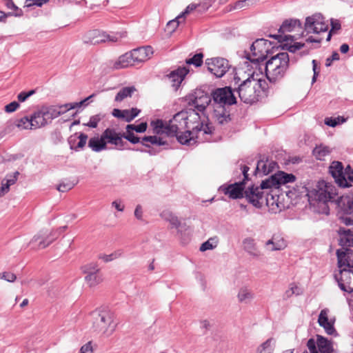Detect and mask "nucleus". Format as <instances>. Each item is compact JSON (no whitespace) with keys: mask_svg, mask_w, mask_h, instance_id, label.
<instances>
[{"mask_svg":"<svg viewBox=\"0 0 353 353\" xmlns=\"http://www.w3.org/2000/svg\"><path fill=\"white\" fill-rule=\"evenodd\" d=\"M215 122L219 125L228 123L230 120V110L228 107L217 106L214 107L213 115Z\"/></svg>","mask_w":353,"mask_h":353,"instance_id":"22","label":"nucleus"},{"mask_svg":"<svg viewBox=\"0 0 353 353\" xmlns=\"http://www.w3.org/2000/svg\"><path fill=\"white\" fill-rule=\"evenodd\" d=\"M234 82V85H237L235 90L238 92L240 99L245 103L252 104L258 101L261 90L265 88V81L255 79L254 75L243 81L240 77L235 76Z\"/></svg>","mask_w":353,"mask_h":353,"instance_id":"4","label":"nucleus"},{"mask_svg":"<svg viewBox=\"0 0 353 353\" xmlns=\"http://www.w3.org/2000/svg\"><path fill=\"white\" fill-rule=\"evenodd\" d=\"M307 196L309 201L318 202L319 208H321V213L329 214L327 203L336 201L339 213L353 214V196H341L336 199L335 187L325 181H319L315 188L308 191Z\"/></svg>","mask_w":353,"mask_h":353,"instance_id":"2","label":"nucleus"},{"mask_svg":"<svg viewBox=\"0 0 353 353\" xmlns=\"http://www.w3.org/2000/svg\"><path fill=\"white\" fill-rule=\"evenodd\" d=\"M101 117L99 114L92 116L90 118V121L87 123H84V125L95 128L97 127L98 123L101 121Z\"/></svg>","mask_w":353,"mask_h":353,"instance_id":"52","label":"nucleus"},{"mask_svg":"<svg viewBox=\"0 0 353 353\" xmlns=\"http://www.w3.org/2000/svg\"><path fill=\"white\" fill-rule=\"evenodd\" d=\"M123 34L117 33L114 35L107 34L105 32H100L99 30H94L89 32L90 42L92 44H97L106 41L112 42L117 41L119 39L123 37Z\"/></svg>","mask_w":353,"mask_h":353,"instance_id":"17","label":"nucleus"},{"mask_svg":"<svg viewBox=\"0 0 353 353\" xmlns=\"http://www.w3.org/2000/svg\"><path fill=\"white\" fill-rule=\"evenodd\" d=\"M265 43L266 40L263 39H256L250 46L251 52L246 55L247 59L256 65V68L259 66V70L261 69V63L266 59V56L263 53V49H261Z\"/></svg>","mask_w":353,"mask_h":353,"instance_id":"13","label":"nucleus"},{"mask_svg":"<svg viewBox=\"0 0 353 353\" xmlns=\"http://www.w3.org/2000/svg\"><path fill=\"white\" fill-rule=\"evenodd\" d=\"M73 187H74V184L72 183H70V182L62 183L58 186L57 190L59 192H64L71 190Z\"/></svg>","mask_w":353,"mask_h":353,"instance_id":"60","label":"nucleus"},{"mask_svg":"<svg viewBox=\"0 0 353 353\" xmlns=\"http://www.w3.org/2000/svg\"><path fill=\"white\" fill-rule=\"evenodd\" d=\"M41 110L48 122L63 114V112L56 106L42 107Z\"/></svg>","mask_w":353,"mask_h":353,"instance_id":"36","label":"nucleus"},{"mask_svg":"<svg viewBox=\"0 0 353 353\" xmlns=\"http://www.w3.org/2000/svg\"><path fill=\"white\" fill-rule=\"evenodd\" d=\"M137 91L134 86H128L121 88L117 94L114 101L117 102H121L124 99L131 97L132 94Z\"/></svg>","mask_w":353,"mask_h":353,"instance_id":"37","label":"nucleus"},{"mask_svg":"<svg viewBox=\"0 0 353 353\" xmlns=\"http://www.w3.org/2000/svg\"><path fill=\"white\" fill-rule=\"evenodd\" d=\"M57 238V231L41 230L33 236L30 243L33 244L38 242L36 248L37 249H43L50 245Z\"/></svg>","mask_w":353,"mask_h":353,"instance_id":"15","label":"nucleus"},{"mask_svg":"<svg viewBox=\"0 0 353 353\" xmlns=\"http://www.w3.org/2000/svg\"><path fill=\"white\" fill-rule=\"evenodd\" d=\"M286 245V243L283 238L275 235L265 243V248L271 252L282 250Z\"/></svg>","mask_w":353,"mask_h":353,"instance_id":"25","label":"nucleus"},{"mask_svg":"<svg viewBox=\"0 0 353 353\" xmlns=\"http://www.w3.org/2000/svg\"><path fill=\"white\" fill-rule=\"evenodd\" d=\"M112 206L115 208L119 212H123L124 210V205L120 200L114 201L112 203Z\"/></svg>","mask_w":353,"mask_h":353,"instance_id":"64","label":"nucleus"},{"mask_svg":"<svg viewBox=\"0 0 353 353\" xmlns=\"http://www.w3.org/2000/svg\"><path fill=\"white\" fill-rule=\"evenodd\" d=\"M218 238L216 236L210 238L205 242L203 243L199 248L200 251L205 252L206 250H212L217 246Z\"/></svg>","mask_w":353,"mask_h":353,"instance_id":"41","label":"nucleus"},{"mask_svg":"<svg viewBox=\"0 0 353 353\" xmlns=\"http://www.w3.org/2000/svg\"><path fill=\"white\" fill-rule=\"evenodd\" d=\"M203 55L202 53H197L193 56L191 59H188L186 60L187 64H192L196 67H199L203 63Z\"/></svg>","mask_w":353,"mask_h":353,"instance_id":"47","label":"nucleus"},{"mask_svg":"<svg viewBox=\"0 0 353 353\" xmlns=\"http://www.w3.org/2000/svg\"><path fill=\"white\" fill-rule=\"evenodd\" d=\"M92 352L93 349L90 341L83 345L80 349L81 353H92Z\"/></svg>","mask_w":353,"mask_h":353,"instance_id":"62","label":"nucleus"},{"mask_svg":"<svg viewBox=\"0 0 353 353\" xmlns=\"http://www.w3.org/2000/svg\"><path fill=\"white\" fill-rule=\"evenodd\" d=\"M110 70H120L135 64L130 52L120 56L117 60H110L106 63Z\"/></svg>","mask_w":353,"mask_h":353,"instance_id":"18","label":"nucleus"},{"mask_svg":"<svg viewBox=\"0 0 353 353\" xmlns=\"http://www.w3.org/2000/svg\"><path fill=\"white\" fill-rule=\"evenodd\" d=\"M85 281L89 287H95L103 281V275L101 272L88 274L85 276Z\"/></svg>","mask_w":353,"mask_h":353,"instance_id":"39","label":"nucleus"},{"mask_svg":"<svg viewBox=\"0 0 353 353\" xmlns=\"http://www.w3.org/2000/svg\"><path fill=\"white\" fill-rule=\"evenodd\" d=\"M214 107L223 106L229 108L230 105L236 103V98L231 87L225 86L214 89L211 92Z\"/></svg>","mask_w":353,"mask_h":353,"instance_id":"10","label":"nucleus"},{"mask_svg":"<svg viewBox=\"0 0 353 353\" xmlns=\"http://www.w3.org/2000/svg\"><path fill=\"white\" fill-rule=\"evenodd\" d=\"M339 220L345 225H353V214L339 213Z\"/></svg>","mask_w":353,"mask_h":353,"instance_id":"49","label":"nucleus"},{"mask_svg":"<svg viewBox=\"0 0 353 353\" xmlns=\"http://www.w3.org/2000/svg\"><path fill=\"white\" fill-rule=\"evenodd\" d=\"M254 298V293L247 287L241 288L237 294L238 301L241 303L248 304Z\"/></svg>","mask_w":353,"mask_h":353,"instance_id":"32","label":"nucleus"},{"mask_svg":"<svg viewBox=\"0 0 353 353\" xmlns=\"http://www.w3.org/2000/svg\"><path fill=\"white\" fill-rule=\"evenodd\" d=\"M35 91L34 90H30L28 92H21L17 96V99L20 102H24L28 98L34 94Z\"/></svg>","mask_w":353,"mask_h":353,"instance_id":"57","label":"nucleus"},{"mask_svg":"<svg viewBox=\"0 0 353 353\" xmlns=\"http://www.w3.org/2000/svg\"><path fill=\"white\" fill-rule=\"evenodd\" d=\"M49 0H26V3L27 7L37 6L41 7L44 3H47Z\"/></svg>","mask_w":353,"mask_h":353,"instance_id":"58","label":"nucleus"},{"mask_svg":"<svg viewBox=\"0 0 353 353\" xmlns=\"http://www.w3.org/2000/svg\"><path fill=\"white\" fill-rule=\"evenodd\" d=\"M331 150L329 147L324 145H319L313 150L314 156L319 160H324L325 157L330 154Z\"/></svg>","mask_w":353,"mask_h":353,"instance_id":"38","label":"nucleus"},{"mask_svg":"<svg viewBox=\"0 0 353 353\" xmlns=\"http://www.w3.org/2000/svg\"><path fill=\"white\" fill-rule=\"evenodd\" d=\"M101 134L106 145L110 143L117 146L119 150L123 149L125 142L122 139V133L117 132L116 129L108 128Z\"/></svg>","mask_w":353,"mask_h":353,"instance_id":"16","label":"nucleus"},{"mask_svg":"<svg viewBox=\"0 0 353 353\" xmlns=\"http://www.w3.org/2000/svg\"><path fill=\"white\" fill-rule=\"evenodd\" d=\"M270 37H273L276 39H278L279 41H287L288 40L293 41L295 39V37L292 35H281V34H277V35H270Z\"/></svg>","mask_w":353,"mask_h":353,"instance_id":"61","label":"nucleus"},{"mask_svg":"<svg viewBox=\"0 0 353 353\" xmlns=\"http://www.w3.org/2000/svg\"><path fill=\"white\" fill-rule=\"evenodd\" d=\"M339 234H340V245L342 248L339 250H350V256L352 254V250L350 249V247L353 246V232L350 229H345L340 228L339 230Z\"/></svg>","mask_w":353,"mask_h":353,"instance_id":"20","label":"nucleus"},{"mask_svg":"<svg viewBox=\"0 0 353 353\" xmlns=\"http://www.w3.org/2000/svg\"><path fill=\"white\" fill-rule=\"evenodd\" d=\"M339 273L335 274L340 288L348 293L353 292V263L350 262V250H337Z\"/></svg>","mask_w":353,"mask_h":353,"instance_id":"5","label":"nucleus"},{"mask_svg":"<svg viewBox=\"0 0 353 353\" xmlns=\"http://www.w3.org/2000/svg\"><path fill=\"white\" fill-rule=\"evenodd\" d=\"M160 215L163 220L170 223L171 228H175L179 231V228L181 225V223L178 217L174 214H173L172 212L169 210H165L161 213Z\"/></svg>","mask_w":353,"mask_h":353,"instance_id":"30","label":"nucleus"},{"mask_svg":"<svg viewBox=\"0 0 353 353\" xmlns=\"http://www.w3.org/2000/svg\"><path fill=\"white\" fill-rule=\"evenodd\" d=\"M16 125L21 129L28 130V129H34L33 124L32 122V119L28 118V117H24L21 119L17 121V123Z\"/></svg>","mask_w":353,"mask_h":353,"instance_id":"44","label":"nucleus"},{"mask_svg":"<svg viewBox=\"0 0 353 353\" xmlns=\"http://www.w3.org/2000/svg\"><path fill=\"white\" fill-rule=\"evenodd\" d=\"M43 111L41 108L31 116L34 129L45 126L46 124L48 123V121H47L45 115L43 114Z\"/></svg>","mask_w":353,"mask_h":353,"instance_id":"34","label":"nucleus"},{"mask_svg":"<svg viewBox=\"0 0 353 353\" xmlns=\"http://www.w3.org/2000/svg\"><path fill=\"white\" fill-rule=\"evenodd\" d=\"M88 137V135L84 133H81L77 138L72 137H70L68 142L70 145V148L72 150H75L76 151L79 149H82L86 144Z\"/></svg>","mask_w":353,"mask_h":353,"instance_id":"31","label":"nucleus"},{"mask_svg":"<svg viewBox=\"0 0 353 353\" xmlns=\"http://www.w3.org/2000/svg\"><path fill=\"white\" fill-rule=\"evenodd\" d=\"M329 310L325 308L322 310L319 315L318 323L321 327H323L325 332L329 335H332L336 332L334 327V323L328 320Z\"/></svg>","mask_w":353,"mask_h":353,"instance_id":"23","label":"nucleus"},{"mask_svg":"<svg viewBox=\"0 0 353 353\" xmlns=\"http://www.w3.org/2000/svg\"><path fill=\"white\" fill-rule=\"evenodd\" d=\"M154 132L168 137H176L178 141L183 145H190L191 141L200 138V134L210 135L214 128L208 123L201 121V117L195 110L181 111L173 117L168 123H164L161 120L152 121Z\"/></svg>","mask_w":353,"mask_h":353,"instance_id":"1","label":"nucleus"},{"mask_svg":"<svg viewBox=\"0 0 353 353\" xmlns=\"http://www.w3.org/2000/svg\"><path fill=\"white\" fill-rule=\"evenodd\" d=\"M212 97L201 89H196L186 98L189 110H195L199 115L201 113L205 116V111L211 102Z\"/></svg>","mask_w":353,"mask_h":353,"instance_id":"8","label":"nucleus"},{"mask_svg":"<svg viewBox=\"0 0 353 353\" xmlns=\"http://www.w3.org/2000/svg\"><path fill=\"white\" fill-rule=\"evenodd\" d=\"M243 248L250 256L253 257H259L261 252L258 250L256 244L254 239L247 237L243 240Z\"/></svg>","mask_w":353,"mask_h":353,"instance_id":"28","label":"nucleus"},{"mask_svg":"<svg viewBox=\"0 0 353 353\" xmlns=\"http://www.w3.org/2000/svg\"><path fill=\"white\" fill-rule=\"evenodd\" d=\"M276 345V339L271 337L259 345L255 353H273Z\"/></svg>","mask_w":353,"mask_h":353,"instance_id":"33","label":"nucleus"},{"mask_svg":"<svg viewBox=\"0 0 353 353\" xmlns=\"http://www.w3.org/2000/svg\"><path fill=\"white\" fill-rule=\"evenodd\" d=\"M321 353H332L334 350L332 343L327 339L321 335H316V341L313 339H310L307 343V347L310 353H319L316 348Z\"/></svg>","mask_w":353,"mask_h":353,"instance_id":"14","label":"nucleus"},{"mask_svg":"<svg viewBox=\"0 0 353 353\" xmlns=\"http://www.w3.org/2000/svg\"><path fill=\"white\" fill-rule=\"evenodd\" d=\"M134 63L144 62L150 58L153 54V50L151 46L141 47L130 51Z\"/></svg>","mask_w":353,"mask_h":353,"instance_id":"21","label":"nucleus"},{"mask_svg":"<svg viewBox=\"0 0 353 353\" xmlns=\"http://www.w3.org/2000/svg\"><path fill=\"white\" fill-rule=\"evenodd\" d=\"M59 108H60V110L64 108V111H63L64 114L70 110L77 108V106H76V102H74L65 103L64 105H60L59 106Z\"/></svg>","mask_w":353,"mask_h":353,"instance_id":"63","label":"nucleus"},{"mask_svg":"<svg viewBox=\"0 0 353 353\" xmlns=\"http://www.w3.org/2000/svg\"><path fill=\"white\" fill-rule=\"evenodd\" d=\"M19 175V172L16 171L12 175L8 174L6 179L2 181L1 187H0V197L9 192L10 185L16 183Z\"/></svg>","mask_w":353,"mask_h":353,"instance_id":"29","label":"nucleus"},{"mask_svg":"<svg viewBox=\"0 0 353 353\" xmlns=\"http://www.w3.org/2000/svg\"><path fill=\"white\" fill-rule=\"evenodd\" d=\"M188 72L189 70L185 67H183L179 68L177 70L170 72L168 79L172 82V86L174 88L175 90L180 85Z\"/></svg>","mask_w":353,"mask_h":353,"instance_id":"24","label":"nucleus"},{"mask_svg":"<svg viewBox=\"0 0 353 353\" xmlns=\"http://www.w3.org/2000/svg\"><path fill=\"white\" fill-rule=\"evenodd\" d=\"M277 166L275 161L267 159L266 161L259 160L257 163L256 172L263 175H267L272 172Z\"/></svg>","mask_w":353,"mask_h":353,"instance_id":"26","label":"nucleus"},{"mask_svg":"<svg viewBox=\"0 0 353 353\" xmlns=\"http://www.w3.org/2000/svg\"><path fill=\"white\" fill-rule=\"evenodd\" d=\"M289 61L288 54L280 52L272 57L265 63H262L267 79L273 83L281 79L288 68Z\"/></svg>","mask_w":353,"mask_h":353,"instance_id":"7","label":"nucleus"},{"mask_svg":"<svg viewBox=\"0 0 353 353\" xmlns=\"http://www.w3.org/2000/svg\"><path fill=\"white\" fill-rule=\"evenodd\" d=\"M295 180L296 176L293 174L279 171L263 181L259 186L252 185L245 192L246 200L256 208H261L264 201L263 190L272 188H278L281 185L293 183Z\"/></svg>","mask_w":353,"mask_h":353,"instance_id":"3","label":"nucleus"},{"mask_svg":"<svg viewBox=\"0 0 353 353\" xmlns=\"http://www.w3.org/2000/svg\"><path fill=\"white\" fill-rule=\"evenodd\" d=\"M327 29L328 25L325 22L324 18L321 14H315L307 17L305 19L304 31L307 34H319L326 32Z\"/></svg>","mask_w":353,"mask_h":353,"instance_id":"11","label":"nucleus"},{"mask_svg":"<svg viewBox=\"0 0 353 353\" xmlns=\"http://www.w3.org/2000/svg\"><path fill=\"white\" fill-rule=\"evenodd\" d=\"M205 65L208 71L218 78L223 77L230 68L229 61L221 57L207 59Z\"/></svg>","mask_w":353,"mask_h":353,"instance_id":"12","label":"nucleus"},{"mask_svg":"<svg viewBox=\"0 0 353 353\" xmlns=\"http://www.w3.org/2000/svg\"><path fill=\"white\" fill-rule=\"evenodd\" d=\"M304 45L305 44L303 43L296 42L294 44H290V45L286 44V46H287V50L290 52L294 53L297 50H299L301 48H302L304 46Z\"/></svg>","mask_w":353,"mask_h":353,"instance_id":"55","label":"nucleus"},{"mask_svg":"<svg viewBox=\"0 0 353 353\" xmlns=\"http://www.w3.org/2000/svg\"><path fill=\"white\" fill-rule=\"evenodd\" d=\"M123 138L125 139L133 144L140 142V138L137 137L132 130H125V132L122 133V139Z\"/></svg>","mask_w":353,"mask_h":353,"instance_id":"46","label":"nucleus"},{"mask_svg":"<svg viewBox=\"0 0 353 353\" xmlns=\"http://www.w3.org/2000/svg\"><path fill=\"white\" fill-rule=\"evenodd\" d=\"M0 279H4L8 282H14L16 280L17 276L13 273L4 272L3 273H0Z\"/></svg>","mask_w":353,"mask_h":353,"instance_id":"54","label":"nucleus"},{"mask_svg":"<svg viewBox=\"0 0 353 353\" xmlns=\"http://www.w3.org/2000/svg\"><path fill=\"white\" fill-rule=\"evenodd\" d=\"M249 170V168L246 165H244L243 168V174L244 176V179L243 181L236 182L230 185H223L219 188V190L223 192L224 194L228 195L229 198L232 199H241L243 197H245V192L250 188L248 187L245 190V181L248 179V172ZM252 186H250L251 188Z\"/></svg>","mask_w":353,"mask_h":353,"instance_id":"9","label":"nucleus"},{"mask_svg":"<svg viewBox=\"0 0 353 353\" xmlns=\"http://www.w3.org/2000/svg\"><path fill=\"white\" fill-rule=\"evenodd\" d=\"M19 107V103L17 101H12L6 105L4 110L6 112L11 113L14 112Z\"/></svg>","mask_w":353,"mask_h":353,"instance_id":"59","label":"nucleus"},{"mask_svg":"<svg viewBox=\"0 0 353 353\" xmlns=\"http://www.w3.org/2000/svg\"><path fill=\"white\" fill-rule=\"evenodd\" d=\"M154 139H148V143H150L152 145H167L168 146V143L166 141L163 140V139L159 136H150Z\"/></svg>","mask_w":353,"mask_h":353,"instance_id":"51","label":"nucleus"},{"mask_svg":"<svg viewBox=\"0 0 353 353\" xmlns=\"http://www.w3.org/2000/svg\"><path fill=\"white\" fill-rule=\"evenodd\" d=\"M210 6H211V4L191 3L189 6H188L187 8H185V11L183 12L179 15L184 19L185 15H187L192 11L196 10V8H200L199 11L201 12V11H204V10L208 9V8Z\"/></svg>","mask_w":353,"mask_h":353,"instance_id":"40","label":"nucleus"},{"mask_svg":"<svg viewBox=\"0 0 353 353\" xmlns=\"http://www.w3.org/2000/svg\"><path fill=\"white\" fill-rule=\"evenodd\" d=\"M341 119V123H343L345 121V119L341 118L339 117L337 118H334V119L327 118L325 121V123L329 126L335 127L336 125H337L338 124L340 123Z\"/></svg>","mask_w":353,"mask_h":353,"instance_id":"53","label":"nucleus"},{"mask_svg":"<svg viewBox=\"0 0 353 353\" xmlns=\"http://www.w3.org/2000/svg\"><path fill=\"white\" fill-rule=\"evenodd\" d=\"M88 147L94 152H100L107 148L106 143L105 142L102 134L101 137H92L88 141Z\"/></svg>","mask_w":353,"mask_h":353,"instance_id":"35","label":"nucleus"},{"mask_svg":"<svg viewBox=\"0 0 353 353\" xmlns=\"http://www.w3.org/2000/svg\"><path fill=\"white\" fill-rule=\"evenodd\" d=\"M92 327L94 332L104 336H110L116 329L113 313L105 307L96 309L90 314Z\"/></svg>","mask_w":353,"mask_h":353,"instance_id":"6","label":"nucleus"},{"mask_svg":"<svg viewBox=\"0 0 353 353\" xmlns=\"http://www.w3.org/2000/svg\"><path fill=\"white\" fill-rule=\"evenodd\" d=\"M81 270L83 274L86 275L101 272L100 269L96 263H90L86 264L81 268Z\"/></svg>","mask_w":353,"mask_h":353,"instance_id":"43","label":"nucleus"},{"mask_svg":"<svg viewBox=\"0 0 353 353\" xmlns=\"http://www.w3.org/2000/svg\"><path fill=\"white\" fill-rule=\"evenodd\" d=\"M140 112L141 110L137 108H132L130 110H124L123 120L129 123L137 117Z\"/></svg>","mask_w":353,"mask_h":353,"instance_id":"42","label":"nucleus"},{"mask_svg":"<svg viewBox=\"0 0 353 353\" xmlns=\"http://www.w3.org/2000/svg\"><path fill=\"white\" fill-rule=\"evenodd\" d=\"M183 21L184 19L180 15H179L174 19L170 21L167 23V28L168 29H170L172 31H174L179 26V25Z\"/></svg>","mask_w":353,"mask_h":353,"instance_id":"50","label":"nucleus"},{"mask_svg":"<svg viewBox=\"0 0 353 353\" xmlns=\"http://www.w3.org/2000/svg\"><path fill=\"white\" fill-rule=\"evenodd\" d=\"M147 126V123L145 122L141 123L139 125H134L133 124H128L126 125L125 130H132V131L142 133L146 131Z\"/></svg>","mask_w":353,"mask_h":353,"instance_id":"48","label":"nucleus"},{"mask_svg":"<svg viewBox=\"0 0 353 353\" xmlns=\"http://www.w3.org/2000/svg\"><path fill=\"white\" fill-rule=\"evenodd\" d=\"M120 256H121L120 252H114V253H112L108 255H106V254L100 255L99 259H102L105 262H109V261H111L119 257Z\"/></svg>","mask_w":353,"mask_h":353,"instance_id":"56","label":"nucleus"},{"mask_svg":"<svg viewBox=\"0 0 353 353\" xmlns=\"http://www.w3.org/2000/svg\"><path fill=\"white\" fill-rule=\"evenodd\" d=\"M302 30L301 23L298 19H286L280 27L279 32L285 33L286 32L300 31Z\"/></svg>","mask_w":353,"mask_h":353,"instance_id":"27","label":"nucleus"},{"mask_svg":"<svg viewBox=\"0 0 353 353\" xmlns=\"http://www.w3.org/2000/svg\"><path fill=\"white\" fill-rule=\"evenodd\" d=\"M302 293L301 290L294 283H291L289 288L285 292L283 298L287 299L290 298L292 295H299Z\"/></svg>","mask_w":353,"mask_h":353,"instance_id":"45","label":"nucleus"},{"mask_svg":"<svg viewBox=\"0 0 353 353\" xmlns=\"http://www.w3.org/2000/svg\"><path fill=\"white\" fill-rule=\"evenodd\" d=\"M330 173L335 179L336 182L341 187H349L351 185H349L348 182L346 180V178H344L343 174V167L341 162L339 161H334L330 166Z\"/></svg>","mask_w":353,"mask_h":353,"instance_id":"19","label":"nucleus"}]
</instances>
